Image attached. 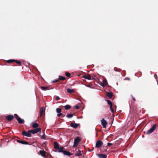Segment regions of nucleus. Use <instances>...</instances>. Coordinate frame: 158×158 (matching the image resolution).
Masks as SVG:
<instances>
[{
    "mask_svg": "<svg viewBox=\"0 0 158 158\" xmlns=\"http://www.w3.org/2000/svg\"><path fill=\"white\" fill-rule=\"evenodd\" d=\"M41 139H46L45 136L44 134L42 136H41Z\"/></svg>",
    "mask_w": 158,
    "mask_h": 158,
    "instance_id": "nucleus-34",
    "label": "nucleus"
},
{
    "mask_svg": "<svg viewBox=\"0 0 158 158\" xmlns=\"http://www.w3.org/2000/svg\"><path fill=\"white\" fill-rule=\"evenodd\" d=\"M156 124H153L152 127L147 132L146 134H149L152 133L156 129Z\"/></svg>",
    "mask_w": 158,
    "mask_h": 158,
    "instance_id": "nucleus-2",
    "label": "nucleus"
},
{
    "mask_svg": "<svg viewBox=\"0 0 158 158\" xmlns=\"http://www.w3.org/2000/svg\"><path fill=\"white\" fill-rule=\"evenodd\" d=\"M125 80H130V78L129 77H126V78H125V79H124Z\"/></svg>",
    "mask_w": 158,
    "mask_h": 158,
    "instance_id": "nucleus-40",
    "label": "nucleus"
},
{
    "mask_svg": "<svg viewBox=\"0 0 158 158\" xmlns=\"http://www.w3.org/2000/svg\"><path fill=\"white\" fill-rule=\"evenodd\" d=\"M41 128H37L35 129L29 130L28 131V132H30L31 134H35L37 133L38 132L40 131Z\"/></svg>",
    "mask_w": 158,
    "mask_h": 158,
    "instance_id": "nucleus-4",
    "label": "nucleus"
},
{
    "mask_svg": "<svg viewBox=\"0 0 158 158\" xmlns=\"http://www.w3.org/2000/svg\"><path fill=\"white\" fill-rule=\"evenodd\" d=\"M107 145L108 146H110L112 145V144L111 143H108L107 144Z\"/></svg>",
    "mask_w": 158,
    "mask_h": 158,
    "instance_id": "nucleus-39",
    "label": "nucleus"
},
{
    "mask_svg": "<svg viewBox=\"0 0 158 158\" xmlns=\"http://www.w3.org/2000/svg\"><path fill=\"white\" fill-rule=\"evenodd\" d=\"M71 108V106L68 105H66L64 106V108L65 110H68Z\"/></svg>",
    "mask_w": 158,
    "mask_h": 158,
    "instance_id": "nucleus-26",
    "label": "nucleus"
},
{
    "mask_svg": "<svg viewBox=\"0 0 158 158\" xmlns=\"http://www.w3.org/2000/svg\"><path fill=\"white\" fill-rule=\"evenodd\" d=\"M80 141V138L77 137L74 140V147H76L77 146L79 142Z\"/></svg>",
    "mask_w": 158,
    "mask_h": 158,
    "instance_id": "nucleus-6",
    "label": "nucleus"
},
{
    "mask_svg": "<svg viewBox=\"0 0 158 158\" xmlns=\"http://www.w3.org/2000/svg\"><path fill=\"white\" fill-rule=\"evenodd\" d=\"M131 97H132V98L133 99V100L134 101H136V100H135V99L134 97L132 95H131Z\"/></svg>",
    "mask_w": 158,
    "mask_h": 158,
    "instance_id": "nucleus-37",
    "label": "nucleus"
},
{
    "mask_svg": "<svg viewBox=\"0 0 158 158\" xmlns=\"http://www.w3.org/2000/svg\"><path fill=\"white\" fill-rule=\"evenodd\" d=\"M39 124L37 123H33L32 125V127L33 128H36L39 127Z\"/></svg>",
    "mask_w": 158,
    "mask_h": 158,
    "instance_id": "nucleus-18",
    "label": "nucleus"
},
{
    "mask_svg": "<svg viewBox=\"0 0 158 158\" xmlns=\"http://www.w3.org/2000/svg\"><path fill=\"white\" fill-rule=\"evenodd\" d=\"M67 91L69 93H71L74 92L73 89H70L69 88L67 89Z\"/></svg>",
    "mask_w": 158,
    "mask_h": 158,
    "instance_id": "nucleus-20",
    "label": "nucleus"
},
{
    "mask_svg": "<svg viewBox=\"0 0 158 158\" xmlns=\"http://www.w3.org/2000/svg\"><path fill=\"white\" fill-rule=\"evenodd\" d=\"M60 99V98H59V97L58 96H57L56 98V101H57V100H59V99Z\"/></svg>",
    "mask_w": 158,
    "mask_h": 158,
    "instance_id": "nucleus-38",
    "label": "nucleus"
},
{
    "mask_svg": "<svg viewBox=\"0 0 158 158\" xmlns=\"http://www.w3.org/2000/svg\"><path fill=\"white\" fill-rule=\"evenodd\" d=\"M44 112V110L43 108V107L41 108L40 111V117H41L42 116Z\"/></svg>",
    "mask_w": 158,
    "mask_h": 158,
    "instance_id": "nucleus-15",
    "label": "nucleus"
},
{
    "mask_svg": "<svg viewBox=\"0 0 158 158\" xmlns=\"http://www.w3.org/2000/svg\"><path fill=\"white\" fill-rule=\"evenodd\" d=\"M97 156L99 158H106L107 155L102 154H97Z\"/></svg>",
    "mask_w": 158,
    "mask_h": 158,
    "instance_id": "nucleus-9",
    "label": "nucleus"
},
{
    "mask_svg": "<svg viewBox=\"0 0 158 158\" xmlns=\"http://www.w3.org/2000/svg\"><path fill=\"white\" fill-rule=\"evenodd\" d=\"M14 62H15L16 63L18 64L19 66L22 65V63L19 60H15Z\"/></svg>",
    "mask_w": 158,
    "mask_h": 158,
    "instance_id": "nucleus-22",
    "label": "nucleus"
},
{
    "mask_svg": "<svg viewBox=\"0 0 158 158\" xmlns=\"http://www.w3.org/2000/svg\"><path fill=\"white\" fill-rule=\"evenodd\" d=\"M101 123L103 127L105 128L106 127V125L107 124V123L104 118H103L101 120Z\"/></svg>",
    "mask_w": 158,
    "mask_h": 158,
    "instance_id": "nucleus-8",
    "label": "nucleus"
},
{
    "mask_svg": "<svg viewBox=\"0 0 158 158\" xmlns=\"http://www.w3.org/2000/svg\"><path fill=\"white\" fill-rule=\"evenodd\" d=\"M111 112H112V113H114V109H111Z\"/></svg>",
    "mask_w": 158,
    "mask_h": 158,
    "instance_id": "nucleus-41",
    "label": "nucleus"
},
{
    "mask_svg": "<svg viewBox=\"0 0 158 158\" xmlns=\"http://www.w3.org/2000/svg\"><path fill=\"white\" fill-rule=\"evenodd\" d=\"M110 110L113 109V108L112 107V105H111V106H110Z\"/></svg>",
    "mask_w": 158,
    "mask_h": 158,
    "instance_id": "nucleus-42",
    "label": "nucleus"
},
{
    "mask_svg": "<svg viewBox=\"0 0 158 158\" xmlns=\"http://www.w3.org/2000/svg\"><path fill=\"white\" fill-rule=\"evenodd\" d=\"M59 80H60L64 81L66 79L65 77H64L63 76H59Z\"/></svg>",
    "mask_w": 158,
    "mask_h": 158,
    "instance_id": "nucleus-23",
    "label": "nucleus"
},
{
    "mask_svg": "<svg viewBox=\"0 0 158 158\" xmlns=\"http://www.w3.org/2000/svg\"><path fill=\"white\" fill-rule=\"evenodd\" d=\"M107 102L108 104L110 106L112 105V102L110 100H107Z\"/></svg>",
    "mask_w": 158,
    "mask_h": 158,
    "instance_id": "nucleus-30",
    "label": "nucleus"
},
{
    "mask_svg": "<svg viewBox=\"0 0 158 158\" xmlns=\"http://www.w3.org/2000/svg\"><path fill=\"white\" fill-rule=\"evenodd\" d=\"M75 155L76 156H81V152L79 150L78 152L77 153H76L75 154Z\"/></svg>",
    "mask_w": 158,
    "mask_h": 158,
    "instance_id": "nucleus-21",
    "label": "nucleus"
},
{
    "mask_svg": "<svg viewBox=\"0 0 158 158\" xmlns=\"http://www.w3.org/2000/svg\"><path fill=\"white\" fill-rule=\"evenodd\" d=\"M40 154L43 157H45V154L46 153V152L45 151H42V150H40Z\"/></svg>",
    "mask_w": 158,
    "mask_h": 158,
    "instance_id": "nucleus-16",
    "label": "nucleus"
},
{
    "mask_svg": "<svg viewBox=\"0 0 158 158\" xmlns=\"http://www.w3.org/2000/svg\"><path fill=\"white\" fill-rule=\"evenodd\" d=\"M15 118L17 120V119H18V118H20L19 116L16 114H15Z\"/></svg>",
    "mask_w": 158,
    "mask_h": 158,
    "instance_id": "nucleus-32",
    "label": "nucleus"
},
{
    "mask_svg": "<svg viewBox=\"0 0 158 158\" xmlns=\"http://www.w3.org/2000/svg\"><path fill=\"white\" fill-rule=\"evenodd\" d=\"M79 125V124L78 123H75L74 124L73 123H71L70 124V126L71 127L74 128H76Z\"/></svg>",
    "mask_w": 158,
    "mask_h": 158,
    "instance_id": "nucleus-11",
    "label": "nucleus"
},
{
    "mask_svg": "<svg viewBox=\"0 0 158 158\" xmlns=\"http://www.w3.org/2000/svg\"><path fill=\"white\" fill-rule=\"evenodd\" d=\"M59 81V79L55 80H54V81H52V83H54L58 82V81Z\"/></svg>",
    "mask_w": 158,
    "mask_h": 158,
    "instance_id": "nucleus-33",
    "label": "nucleus"
},
{
    "mask_svg": "<svg viewBox=\"0 0 158 158\" xmlns=\"http://www.w3.org/2000/svg\"><path fill=\"white\" fill-rule=\"evenodd\" d=\"M22 134L23 135L29 137H31L32 136V135L30 132L28 131L27 132L25 131H23Z\"/></svg>",
    "mask_w": 158,
    "mask_h": 158,
    "instance_id": "nucleus-5",
    "label": "nucleus"
},
{
    "mask_svg": "<svg viewBox=\"0 0 158 158\" xmlns=\"http://www.w3.org/2000/svg\"><path fill=\"white\" fill-rule=\"evenodd\" d=\"M15 60L14 59H10L9 60L6 61V62L8 63H10L13 62H14Z\"/></svg>",
    "mask_w": 158,
    "mask_h": 158,
    "instance_id": "nucleus-25",
    "label": "nucleus"
},
{
    "mask_svg": "<svg viewBox=\"0 0 158 158\" xmlns=\"http://www.w3.org/2000/svg\"><path fill=\"white\" fill-rule=\"evenodd\" d=\"M17 141L19 143H21L22 144H28L29 143L27 141H23L22 140H17Z\"/></svg>",
    "mask_w": 158,
    "mask_h": 158,
    "instance_id": "nucleus-12",
    "label": "nucleus"
},
{
    "mask_svg": "<svg viewBox=\"0 0 158 158\" xmlns=\"http://www.w3.org/2000/svg\"><path fill=\"white\" fill-rule=\"evenodd\" d=\"M94 149V148H93L92 149V150H90L89 151V152H91Z\"/></svg>",
    "mask_w": 158,
    "mask_h": 158,
    "instance_id": "nucleus-43",
    "label": "nucleus"
},
{
    "mask_svg": "<svg viewBox=\"0 0 158 158\" xmlns=\"http://www.w3.org/2000/svg\"><path fill=\"white\" fill-rule=\"evenodd\" d=\"M65 75L67 77H69L71 75V74L69 72H66L65 73Z\"/></svg>",
    "mask_w": 158,
    "mask_h": 158,
    "instance_id": "nucleus-29",
    "label": "nucleus"
},
{
    "mask_svg": "<svg viewBox=\"0 0 158 158\" xmlns=\"http://www.w3.org/2000/svg\"><path fill=\"white\" fill-rule=\"evenodd\" d=\"M107 84V82L106 81H103V83H102V86L103 87H104Z\"/></svg>",
    "mask_w": 158,
    "mask_h": 158,
    "instance_id": "nucleus-24",
    "label": "nucleus"
},
{
    "mask_svg": "<svg viewBox=\"0 0 158 158\" xmlns=\"http://www.w3.org/2000/svg\"><path fill=\"white\" fill-rule=\"evenodd\" d=\"M103 144V143L101 140H98L96 144L95 147L96 148H100Z\"/></svg>",
    "mask_w": 158,
    "mask_h": 158,
    "instance_id": "nucleus-3",
    "label": "nucleus"
},
{
    "mask_svg": "<svg viewBox=\"0 0 158 158\" xmlns=\"http://www.w3.org/2000/svg\"><path fill=\"white\" fill-rule=\"evenodd\" d=\"M54 148L55 149L59 150L60 148H59V144L56 142H54Z\"/></svg>",
    "mask_w": 158,
    "mask_h": 158,
    "instance_id": "nucleus-10",
    "label": "nucleus"
},
{
    "mask_svg": "<svg viewBox=\"0 0 158 158\" xmlns=\"http://www.w3.org/2000/svg\"><path fill=\"white\" fill-rule=\"evenodd\" d=\"M82 77L83 78L88 79V80H90L91 79V77L90 76L89 74H88L87 75H84Z\"/></svg>",
    "mask_w": 158,
    "mask_h": 158,
    "instance_id": "nucleus-13",
    "label": "nucleus"
},
{
    "mask_svg": "<svg viewBox=\"0 0 158 158\" xmlns=\"http://www.w3.org/2000/svg\"><path fill=\"white\" fill-rule=\"evenodd\" d=\"M114 70L115 71H118L119 72H120V69H117V68H114Z\"/></svg>",
    "mask_w": 158,
    "mask_h": 158,
    "instance_id": "nucleus-31",
    "label": "nucleus"
},
{
    "mask_svg": "<svg viewBox=\"0 0 158 158\" xmlns=\"http://www.w3.org/2000/svg\"><path fill=\"white\" fill-rule=\"evenodd\" d=\"M106 95L110 98H111L113 95V94L112 92H107Z\"/></svg>",
    "mask_w": 158,
    "mask_h": 158,
    "instance_id": "nucleus-14",
    "label": "nucleus"
},
{
    "mask_svg": "<svg viewBox=\"0 0 158 158\" xmlns=\"http://www.w3.org/2000/svg\"><path fill=\"white\" fill-rule=\"evenodd\" d=\"M61 108H57L56 109V111L58 113H59L61 112Z\"/></svg>",
    "mask_w": 158,
    "mask_h": 158,
    "instance_id": "nucleus-27",
    "label": "nucleus"
},
{
    "mask_svg": "<svg viewBox=\"0 0 158 158\" xmlns=\"http://www.w3.org/2000/svg\"><path fill=\"white\" fill-rule=\"evenodd\" d=\"M87 86L88 87H89L90 86L89 85H87Z\"/></svg>",
    "mask_w": 158,
    "mask_h": 158,
    "instance_id": "nucleus-44",
    "label": "nucleus"
},
{
    "mask_svg": "<svg viewBox=\"0 0 158 158\" xmlns=\"http://www.w3.org/2000/svg\"><path fill=\"white\" fill-rule=\"evenodd\" d=\"M74 107L75 108H76L77 109H78L79 108V106L78 105H76V106H75Z\"/></svg>",
    "mask_w": 158,
    "mask_h": 158,
    "instance_id": "nucleus-35",
    "label": "nucleus"
},
{
    "mask_svg": "<svg viewBox=\"0 0 158 158\" xmlns=\"http://www.w3.org/2000/svg\"><path fill=\"white\" fill-rule=\"evenodd\" d=\"M17 120L18 123H24V121L23 119H22L20 118H19L17 119Z\"/></svg>",
    "mask_w": 158,
    "mask_h": 158,
    "instance_id": "nucleus-17",
    "label": "nucleus"
},
{
    "mask_svg": "<svg viewBox=\"0 0 158 158\" xmlns=\"http://www.w3.org/2000/svg\"><path fill=\"white\" fill-rule=\"evenodd\" d=\"M40 88L43 90L44 91L49 89V87L41 86Z\"/></svg>",
    "mask_w": 158,
    "mask_h": 158,
    "instance_id": "nucleus-19",
    "label": "nucleus"
},
{
    "mask_svg": "<svg viewBox=\"0 0 158 158\" xmlns=\"http://www.w3.org/2000/svg\"><path fill=\"white\" fill-rule=\"evenodd\" d=\"M63 115V114L62 113H59V114L57 115V116L58 117H60V116L62 115Z\"/></svg>",
    "mask_w": 158,
    "mask_h": 158,
    "instance_id": "nucleus-36",
    "label": "nucleus"
},
{
    "mask_svg": "<svg viewBox=\"0 0 158 158\" xmlns=\"http://www.w3.org/2000/svg\"><path fill=\"white\" fill-rule=\"evenodd\" d=\"M73 114H68L67 115L66 117L68 118H71L73 117Z\"/></svg>",
    "mask_w": 158,
    "mask_h": 158,
    "instance_id": "nucleus-28",
    "label": "nucleus"
},
{
    "mask_svg": "<svg viewBox=\"0 0 158 158\" xmlns=\"http://www.w3.org/2000/svg\"><path fill=\"white\" fill-rule=\"evenodd\" d=\"M14 118V116L12 115H9L6 117V119L9 121H10Z\"/></svg>",
    "mask_w": 158,
    "mask_h": 158,
    "instance_id": "nucleus-7",
    "label": "nucleus"
},
{
    "mask_svg": "<svg viewBox=\"0 0 158 158\" xmlns=\"http://www.w3.org/2000/svg\"><path fill=\"white\" fill-rule=\"evenodd\" d=\"M64 149V148L63 147H60V149L58 151V152H63L64 154L65 155L70 156L72 155V154H71L70 152L69 151H67L63 150V149Z\"/></svg>",
    "mask_w": 158,
    "mask_h": 158,
    "instance_id": "nucleus-1",
    "label": "nucleus"
}]
</instances>
